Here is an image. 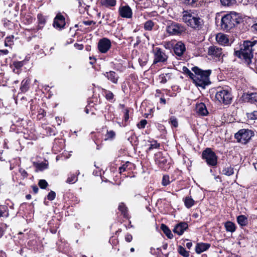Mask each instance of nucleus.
I'll return each instance as SVG.
<instances>
[{
    "label": "nucleus",
    "mask_w": 257,
    "mask_h": 257,
    "mask_svg": "<svg viewBox=\"0 0 257 257\" xmlns=\"http://www.w3.org/2000/svg\"><path fill=\"white\" fill-rule=\"evenodd\" d=\"M20 172L24 178L27 177L28 173L25 170L21 169H20Z\"/></svg>",
    "instance_id": "nucleus-50"
},
{
    "label": "nucleus",
    "mask_w": 257,
    "mask_h": 257,
    "mask_svg": "<svg viewBox=\"0 0 257 257\" xmlns=\"http://www.w3.org/2000/svg\"><path fill=\"white\" fill-rule=\"evenodd\" d=\"M130 164V163L129 162H127L125 164H123L121 166H120L119 168V170L120 173H121L125 171L127 166Z\"/></svg>",
    "instance_id": "nucleus-43"
},
{
    "label": "nucleus",
    "mask_w": 257,
    "mask_h": 257,
    "mask_svg": "<svg viewBox=\"0 0 257 257\" xmlns=\"http://www.w3.org/2000/svg\"><path fill=\"white\" fill-rule=\"evenodd\" d=\"M169 122L175 127H177L178 126L177 119L174 116H172L170 117Z\"/></svg>",
    "instance_id": "nucleus-33"
},
{
    "label": "nucleus",
    "mask_w": 257,
    "mask_h": 257,
    "mask_svg": "<svg viewBox=\"0 0 257 257\" xmlns=\"http://www.w3.org/2000/svg\"><path fill=\"white\" fill-rule=\"evenodd\" d=\"M195 109L197 113L199 115L205 116L208 113L206 106L203 103L197 104Z\"/></svg>",
    "instance_id": "nucleus-17"
},
{
    "label": "nucleus",
    "mask_w": 257,
    "mask_h": 257,
    "mask_svg": "<svg viewBox=\"0 0 257 257\" xmlns=\"http://www.w3.org/2000/svg\"><path fill=\"white\" fill-rule=\"evenodd\" d=\"M100 3L102 6L107 8L114 7L116 5V0H100Z\"/></svg>",
    "instance_id": "nucleus-23"
},
{
    "label": "nucleus",
    "mask_w": 257,
    "mask_h": 257,
    "mask_svg": "<svg viewBox=\"0 0 257 257\" xmlns=\"http://www.w3.org/2000/svg\"><path fill=\"white\" fill-rule=\"evenodd\" d=\"M255 43V41H244L240 50L235 52V55L244 60L245 63L248 66H250L251 59L253 58L252 47L254 46Z\"/></svg>",
    "instance_id": "nucleus-2"
},
{
    "label": "nucleus",
    "mask_w": 257,
    "mask_h": 257,
    "mask_svg": "<svg viewBox=\"0 0 257 257\" xmlns=\"http://www.w3.org/2000/svg\"><path fill=\"white\" fill-rule=\"evenodd\" d=\"M29 83V79H24L22 81L20 89L22 92H26L28 90Z\"/></svg>",
    "instance_id": "nucleus-28"
},
{
    "label": "nucleus",
    "mask_w": 257,
    "mask_h": 257,
    "mask_svg": "<svg viewBox=\"0 0 257 257\" xmlns=\"http://www.w3.org/2000/svg\"><path fill=\"white\" fill-rule=\"evenodd\" d=\"M251 119H257V111H254L253 112L249 114L248 116Z\"/></svg>",
    "instance_id": "nucleus-46"
},
{
    "label": "nucleus",
    "mask_w": 257,
    "mask_h": 257,
    "mask_svg": "<svg viewBox=\"0 0 257 257\" xmlns=\"http://www.w3.org/2000/svg\"><path fill=\"white\" fill-rule=\"evenodd\" d=\"M83 23L86 25V26H90L91 25L92 23L94 24V23L92 21H84L83 22Z\"/></svg>",
    "instance_id": "nucleus-51"
},
{
    "label": "nucleus",
    "mask_w": 257,
    "mask_h": 257,
    "mask_svg": "<svg viewBox=\"0 0 257 257\" xmlns=\"http://www.w3.org/2000/svg\"><path fill=\"white\" fill-rule=\"evenodd\" d=\"M104 76L113 83L116 84L117 83L119 76L114 71L107 72L104 74Z\"/></svg>",
    "instance_id": "nucleus-19"
},
{
    "label": "nucleus",
    "mask_w": 257,
    "mask_h": 257,
    "mask_svg": "<svg viewBox=\"0 0 257 257\" xmlns=\"http://www.w3.org/2000/svg\"><path fill=\"white\" fill-rule=\"evenodd\" d=\"M4 212L0 210V217L3 215Z\"/></svg>",
    "instance_id": "nucleus-60"
},
{
    "label": "nucleus",
    "mask_w": 257,
    "mask_h": 257,
    "mask_svg": "<svg viewBox=\"0 0 257 257\" xmlns=\"http://www.w3.org/2000/svg\"><path fill=\"white\" fill-rule=\"evenodd\" d=\"M233 173V168L231 166L226 167L222 170V174L228 176L232 175Z\"/></svg>",
    "instance_id": "nucleus-31"
},
{
    "label": "nucleus",
    "mask_w": 257,
    "mask_h": 257,
    "mask_svg": "<svg viewBox=\"0 0 257 257\" xmlns=\"http://www.w3.org/2000/svg\"><path fill=\"white\" fill-rule=\"evenodd\" d=\"M147 123V121L146 119H142L137 124V126L139 128H144L145 127Z\"/></svg>",
    "instance_id": "nucleus-41"
},
{
    "label": "nucleus",
    "mask_w": 257,
    "mask_h": 257,
    "mask_svg": "<svg viewBox=\"0 0 257 257\" xmlns=\"http://www.w3.org/2000/svg\"><path fill=\"white\" fill-rule=\"evenodd\" d=\"M65 21L64 17L61 14H58L54 19L53 26L55 28L61 29L64 27Z\"/></svg>",
    "instance_id": "nucleus-14"
},
{
    "label": "nucleus",
    "mask_w": 257,
    "mask_h": 257,
    "mask_svg": "<svg viewBox=\"0 0 257 257\" xmlns=\"http://www.w3.org/2000/svg\"><path fill=\"white\" fill-rule=\"evenodd\" d=\"M13 38H14V36H12V37H7L6 38V42H5V45L7 46V42H10L11 41V39H13Z\"/></svg>",
    "instance_id": "nucleus-53"
},
{
    "label": "nucleus",
    "mask_w": 257,
    "mask_h": 257,
    "mask_svg": "<svg viewBox=\"0 0 257 257\" xmlns=\"http://www.w3.org/2000/svg\"><path fill=\"white\" fill-rule=\"evenodd\" d=\"M56 197V193L53 191H51L47 195L48 199L49 200H53Z\"/></svg>",
    "instance_id": "nucleus-44"
},
{
    "label": "nucleus",
    "mask_w": 257,
    "mask_h": 257,
    "mask_svg": "<svg viewBox=\"0 0 257 257\" xmlns=\"http://www.w3.org/2000/svg\"><path fill=\"white\" fill-rule=\"evenodd\" d=\"M118 209L124 214L126 213V207L123 203H121L118 206Z\"/></svg>",
    "instance_id": "nucleus-42"
},
{
    "label": "nucleus",
    "mask_w": 257,
    "mask_h": 257,
    "mask_svg": "<svg viewBox=\"0 0 257 257\" xmlns=\"http://www.w3.org/2000/svg\"><path fill=\"white\" fill-rule=\"evenodd\" d=\"M242 22V19L235 12L225 15L221 18V28L226 31H229Z\"/></svg>",
    "instance_id": "nucleus-3"
},
{
    "label": "nucleus",
    "mask_w": 257,
    "mask_h": 257,
    "mask_svg": "<svg viewBox=\"0 0 257 257\" xmlns=\"http://www.w3.org/2000/svg\"><path fill=\"white\" fill-rule=\"evenodd\" d=\"M154 54L153 64L158 63H165L168 59V56L165 52L161 48L156 47L153 50Z\"/></svg>",
    "instance_id": "nucleus-10"
},
{
    "label": "nucleus",
    "mask_w": 257,
    "mask_h": 257,
    "mask_svg": "<svg viewBox=\"0 0 257 257\" xmlns=\"http://www.w3.org/2000/svg\"><path fill=\"white\" fill-rule=\"evenodd\" d=\"M74 46L75 47H76L79 50H82L83 48V45H81V44L79 45L78 44H75L74 45Z\"/></svg>",
    "instance_id": "nucleus-54"
},
{
    "label": "nucleus",
    "mask_w": 257,
    "mask_h": 257,
    "mask_svg": "<svg viewBox=\"0 0 257 257\" xmlns=\"http://www.w3.org/2000/svg\"><path fill=\"white\" fill-rule=\"evenodd\" d=\"M243 97L245 100L250 103L257 102V93L256 92L244 94Z\"/></svg>",
    "instance_id": "nucleus-20"
},
{
    "label": "nucleus",
    "mask_w": 257,
    "mask_h": 257,
    "mask_svg": "<svg viewBox=\"0 0 257 257\" xmlns=\"http://www.w3.org/2000/svg\"><path fill=\"white\" fill-rule=\"evenodd\" d=\"M210 246V245L208 243H198L196 244L195 247L196 252L198 254H200L201 252L206 251Z\"/></svg>",
    "instance_id": "nucleus-21"
},
{
    "label": "nucleus",
    "mask_w": 257,
    "mask_h": 257,
    "mask_svg": "<svg viewBox=\"0 0 257 257\" xmlns=\"http://www.w3.org/2000/svg\"><path fill=\"white\" fill-rule=\"evenodd\" d=\"M152 15H151L152 16H155L157 15V13L155 12H152Z\"/></svg>",
    "instance_id": "nucleus-61"
},
{
    "label": "nucleus",
    "mask_w": 257,
    "mask_h": 257,
    "mask_svg": "<svg viewBox=\"0 0 257 257\" xmlns=\"http://www.w3.org/2000/svg\"><path fill=\"white\" fill-rule=\"evenodd\" d=\"M207 54L216 61L223 62V58L225 56L222 49L216 46H211L208 47Z\"/></svg>",
    "instance_id": "nucleus-6"
},
{
    "label": "nucleus",
    "mask_w": 257,
    "mask_h": 257,
    "mask_svg": "<svg viewBox=\"0 0 257 257\" xmlns=\"http://www.w3.org/2000/svg\"><path fill=\"white\" fill-rule=\"evenodd\" d=\"M177 250L179 253L183 257H189V252L188 251H187L185 249V248L182 247V246H178Z\"/></svg>",
    "instance_id": "nucleus-29"
},
{
    "label": "nucleus",
    "mask_w": 257,
    "mask_h": 257,
    "mask_svg": "<svg viewBox=\"0 0 257 257\" xmlns=\"http://www.w3.org/2000/svg\"><path fill=\"white\" fill-rule=\"evenodd\" d=\"M215 98L219 102L227 105L231 103L232 95L229 89L218 88L215 94Z\"/></svg>",
    "instance_id": "nucleus-5"
},
{
    "label": "nucleus",
    "mask_w": 257,
    "mask_h": 257,
    "mask_svg": "<svg viewBox=\"0 0 257 257\" xmlns=\"http://www.w3.org/2000/svg\"><path fill=\"white\" fill-rule=\"evenodd\" d=\"M130 250H131V252H134V250H135V249H134V248L132 247V248H131Z\"/></svg>",
    "instance_id": "nucleus-63"
},
{
    "label": "nucleus",
    "mask_w": 257,
    "mask_h": 257,
    "mask_svg": "<svg viewBox=\"0 0 257 257\" xmlns=\"http://www.w3.org/2000/svg\"><path fill=\"white\" fill-rule=\"evenodd\" d=\"M26 198L27 199H30L31 198V195L30 194H28L26 196Z\"/></svg>",
    "instance_id": "nucleus-59"
},
{
    "label": "nucleus",
    "mask_w": 257,
    "mask_h": 257,
    "mask_svg": "<svg viewBox=\"0 0 257 257\" xmlns=\"http://www.w3.org/2000/svg\"><path fill=\"white\" fill-rule=\"evenodd\" d=\"M118 11L119 15L122 18L130 19L132 17V10L128 6L120 7Z\"/></svg>",
    "instance_id": "nucleus-12"
},
{
    "label": "nucleus",
    "mask_w": 257,
    "mask_h": 257,
    "mask_svg": "<svg viewBox=\"0 0 257 257\" xmlns=\"http://www.w3.org/2000/svg\"><path fill=\"white\" fill-rule=\"evenodd\" d=\"M105 98L108 100H111L113 98L114 95L112 92L107 90H104L103 91Z\"/></svg>",
    "instance_id": "nucleus-34"
},
{
    "label": "nucleus",
    "mask_w": 257,
    "mask_h": 257,
    "mask_svg": "<svg viewBox=\"0 0 257 257\" xmlns=\"http://www.w3.org/2000/svg\"><path fill=\"white\" fill-rule=\"evenodd\" d=\"M78 3L79 4V6H81L82 5V4H81V0H78Z\"/></svg>",
    "instance_id": "nucleus-64"
},
{
    "label": "nucleus",
    "mask_w": 257,
    "mask_h": 257,
    "mask_svg": "<svg viewBox=\"0 0 257 257\" xmlns=\"http://www.w3.org/2000/svg\"><path fill=\"white\" fill-rule=\"evenodd\" d=\"M237 221L238 223L241 226H245L247 223V217L243 215H241L238 216L237 217Z\"/></svg>",
    "instance_id": "nucleus-27"
},
{
    "label": "nucleus",
    "mask_w": 257,
    "mask_h": 257,
    "mask_svg": "<svg viewBox=\"0 0 257 257\" xmlns=\"http://www.w3.org/2000/svg\"><path fill=\"white\" fill-rule=\"evenodd\" d=\"M38 184L42 189H45L48 186V183L45 180H40Z\"/></svg>",
    "instance_id": "nucleus-40"
},
{
    "label": "nucleus",
    "mask_w": 257,
    "mask_h": 257,
    "mask_svg": "<svg viewBox=\"0 0 257 257\" xmlns=\"http://www.w3.org/2000/svg\"><path fill=\"white\" fill-rule=\"evenodd\" d=\"M185 206L190 208L194 204V200L191 198V196H186L184 200Z\"/></svg>",
    "instance_id": "nucleus-26"
},
{
    "label": "nucleus",
    "mask_w": 257,
    "mask_h": 257,
    "mask_svg": "<svg viewBox=\"0 0 257 257\" xmlns=\"http://www.w3.org/2000/svg\"><path fill=\"white\" fill-rule=\"evenodd\" d=\"M167 159L162 152H159L155 154V162L159 165H162L166 163Z\"/></svg>",
    "instance_id": "nucleus-18"
},
{
    "label": "nucleus",
    "mask_w": 257,
    "mask_h": 257,
    "mask_svg": "<svg viewBox=\"0 0 257 257\" xmlns=\"http://www.w3.org/2000/svg\"><path fill=\"white\" fill-rule=\"evenodd\" d=\"M166 31L170 35H179L185 31V29L179 23L171 22L167 25Z\"/></svg>",
    "instance_id": "nucleus-8"
},
{
    "label": "nucleus",
    "mask_w": 257,
    "mask_h": 257,
    "mask_svg": "<svg viewBox=\"0 0 257 257\" xmlns=\"http://www.w3.org/2000/svg\"><path fill=\"white\" fill-rule=\"evenodd\" d=\"M111 46L110 40L106 38L100 39L98 43V49L102 53H106L110 49Z\"/></svg>",
    "instance_id": "nucleus-11"
},
{
    "label": "nucleus",
    "mask_w": 257,
    "mask_h": 257,
    "mask_svg": "<svg viewBox=\"0 0 257 257\" xmlns=\"http://www.w3.org/2000/svg\"><path fill=\"white\" fill-rule=\"evenodd\" d=\"M234 0H220L221 4L224 6H230L235 3L233 2Z\"/></svg>",
    "instance_id": "nucleus-37"
},
{
    "label": "nucleus",
    "mask_w": 257,
    "mask_h": 257,
    "mask_svg": "<svg viewBox=\"0 0 257 257\" xmlns=\"http://www.w3.org/2000/svg\"><path fill=\"white\" fill-rule=\"evenodd\" d=\"M172 74L170 73L161 74L159 78L160 82L165 84L172 78Z\"/></svg>",
    "instance_id": "nucleus-22"
},
{
    "label": "nucleus",
    "mask_w": 257,
    "mask_h": 257,
    "mask_svg": "<svg viewBox=\"0 0 257 257\" xmlns=\"http://www.w3.org/2000/svg\"><path fill=\"white\" fill-rule=\"evenodd\" d=\"M133 239V236L131 234L127 233L125 236V240L127 242H131Z\"/></svg>",
    "instance_id": "nucleus-48"
},
{
    "label": "nucleus",
    "mask_w": 257,
    "mask_h": 257,
    "mask_svg": "<svg viewBox=\"0 0 257 257\" xmlns=\"http://www.w3.org/2000/svg\"><path fill=\"white\" fill-rule=\"evenodd\" d=\"M128 109H125L124 110V120L126 121L128 118H129V114H128Z\"/></svg>",
    "instance_id": "nucleus-49"
},
{
    "label": "nucleus",
    "mask_w": 257,
    "mask_h": 257,
    "mask_svg": "<svg viewBox=\"0 0 257 257\" xmlns=\"http://www.w3.org/2000/svg\"><path fill=\"white\" fill-rule=\"evenodd\" d=\"M115 133L113 131H107L106 135V140L112 139L114 138Z\"/></svg>",
    "instance_id": "nucleus-38"
},
{
    "label": "nucleus",
    "mask_w": 257,
    "mask_h": 257,
    "mask_svg": "<svg viewBox=\"0 0 257 257\" xmlns=\"http://www.w3.org/2000/svg\"><path fill=\"white\" fill-rule=\"evenodd\" d=\"M192 70L194 73L193 81L196 86L205 88L206 86L210 84L209 76L211 70H202L196 66L193 67Z\"/></svg>",
    "instance_id": "nucleus-1"
},
{
    "label": "nucleus",
    "mask_w": 257,
    "mask_h": 257,
    "mask_svg": "<svg viewBox=\"0 0 257 257\" xmlns=\"http://www.w3.org/2000/svg\"><path fill=\"white\" fill-rule=\"evenodd\" d=\"M218 43L221 45L227 46L229 45V40L227 35L223 34H218L216 37Z\"/></svg>",
    "instance_id": "nucleus-15"
},
{
    "label": "nucleus",
    "mask_w": 257,
    "mask_h": 257,
    "mask_svg": "<svg viewBox=\"0 0 257 257\" xmlns=\"http://www.w3.org/2000/svg\"><path fill=\"white\" fill-rule=\"evenodd\" d=\"M182 19L188 26L197 30L201 29L204 23L203 20L197 15L186 11L184 12Z\"/></svg>",
    "instance_id": "nucleus-4"
},
{
    "label": "nucleus",
    "mask_w": 257,
    "mask_h": 257,
    "mask_svg": "<svg viewBox=\"0 0 257 257\" xmlns=\"http://www.w3.org/2000/svg\"><path fill=\"white\" fill-rule=\"evenodd\" d=\"M154 25V23L153 21L149 20L145 23L144 28L145 30L150 31L152 30Z\"/></svg>",
    "instance_id": "nucleus-32"
},
{
    "label": "nucleus",
    "mask_w": 257,
    "mask_h": 257,
    "mask_svg": "<svg viewBox=\"0 0 257 257\" xmlns=\"http://www.w3.org/2000/svg\"><path fill=\"white\" fill-rule=\"evenodd\" d=\"M224 226L226 230L228 232H234L236 229L235 224L231 221L226 222Z\"/></svg>",
    "instance_id": "nucleus-25"
},
{
    "label": "nucleus",
    "mask_w": 257,
    "mask_h": 257,
    "mask_svg": "<svg viewBox=\"0 0 257 257\" xmlns=\"http://www.w3.org/2000/svg\"><path fill=\"white\" fill-rule=\"evenodd\" d=\"M160 102L165 104L166 103V99L163 98H160Z\"/></svg>",
    "instance_id": "nucleus-58"
},
{
    "label": "nucleus",
    "mask_w": 257,
    "mask_h": 257,
    "mask_svg": "<svg viewBox=\"0 0 257 257\" xmlns=\"http://www.w3.org/2000/svg\"><path fill=\"white\" fill-rule=\"evenodd\" d=\"M185 50V45L181 42H178L174 47V53L178 56H182Z\"/></svg>",
    "instance_id": "nucleus-16"
},
{
    "label": "nucleus",
    "mask_w": 257,
    "mask_h": 257,
    "mask_svg": "<svg viewBox=\"0 0 257 257\" xmlns=\"http://www.w3.org/2000/svg\"><path fill=\"white\" fill-rule=\"evenodd\" d=\"M78 180L77 177L75 174H70L66 181V182L68 184H74L77 182Z\"/></svg>",
    "instance_id": "nucleus-30"
},
{
    "label": "nucleus",
    "mask_w": 257,
    "mask_h": 257,
    "mask_svg": "<svg viewBox=\"0 0 257 257\" xmlns=\"http://www.w3.org/2000/svg\"><path fill=\"white\" fill-rule=\"evenodd\" d=\"M160 147V144L157 143L156 141H153L151 142V144L149 148H148V151H151L154 149H157Z\"/></svg>",
    "instance_id": "nucleus-36"
},
{
    "label": "nucleus",
    "mask_w": 257,
    "mask_h": 257,
    "mask_svg": "<svg viewBox=\"0 0 257 257\" xmlns=\"http://www.w3.org/2000/svg\"><path fill=\"white\" fill-rule=\"evenodd\" d=\"M33 191L35 193H37L39 190V188L37 186H32Z\"/></svg>",
    "instance_id": "nucleus-52"
},
{
    "label": "nucleus",
    "mask_w": 257,
    "mask_h": 257,
    "mask_svg": "<svg viewBox=\"0 0 257 257\" xmlns=\"http://www.w3.org/2000/svg\"><path fill=\"white\" fill-rule=\"evenodd\" d=\"M253 136V133L248 129H242L235 134V138L237 141L243 144H246Z\"/></svg>",
    "instance_id": "nucleus-7"
},
{
    "label": "nucleus",
    "mask_w": 257,
    "mask_h": 257,
    "mask_svg": "<svg viewBox=\"0 0 257 257\" xmlns=\"http://www.w3.org/2000/svg\"><path fill=\"white\" fill-rule=\"evenodd\" d=\"M202 158L210 166H214L217 164V157L210 148H207L203 152Z\"/></svg>",
    "instance_id": "nucleus-9"
},
{
    "label": "nucleus",
    "mask_w": 257,
    "mask_h": 257,
    "mask_svg": "<svg viewBox=\"0 0 257 257\" xmlns=\"http://www.w3.org/2000/svg\"><path fill=\"white\" fill-rule=\"evenodd\" d=\"M4 233V230L3 229L2 227H0V238L2 237Z\"/></svg>",
    "instance_id": "nucleus-57"
},
{
    "label": "nucleus",
    "mask_w": 257,
    "mask_h": 257,
    "mask_svg": "<svg viewBox=\"0 0 257 257\" xmlns=\"http://www.w3.org/2000/svg\"><path fill=\"white\" fill-rule=\"evenodd\" d=\"M13 65L16 68L19 69L23 66V63L22 61L14 62Z\"/></svg>",
    "instance_id": "nucleus-45"
},
{
    "label": "nucleus",
    "mask_w": 257,
    "mask_h": 257,
    "mask_svg": "<svg viewBox=\"0 0 257 257\" xmlns=\"http://www.w3.org/2000/svg\"><path fill=\"white\" fill-rule=\"evenodd\" d=\"M254 168L257 170V162L256 163H254Z\"/></svg>",
    "instance_id": "nucleus-62"
},
{
    "label": "nucleus",
    "mask_w": 257,
    "mask_h": 257,
    "mask_svg": "<svg viewBox=\"0 0 257 257\" xmlns=\"http://www.w3.org/2000/svg\"><path fill=\"white\" fill-rule=\"evenodd\" d=\"M192 246V243L191 242H187L186 243V247L190 249Z\"/></svg>",
    "instance_id": "nucleus-55"
},
{
    "label": "nucleus",
    "mask_w": 257,
    "mask_h": 257,
    "mask_svg": "<svg viewBox=\"0 0 257 257\" xmlns=\"http://www.w3.org/2000/svg\"><path fill=\"white\" fill-rule=\"evenodd\" d=\"M161 228L169 238L171 239L173 237V235L171 230L166 225L162 224Z\"/></svg>",
    "instance_id": "nucleus-24"
},
{
    "label": "nucleus",
    "mask_w": 257,
    "mask_h": 257,
    "mask_svg": "<svg viewBox=\"0 0 257 257\" xmlns=\"http://www.w3.org/2000/svg\"><path fill=\"white\" fill-rule=\"evenodd\" d=\"M170 183L169 176L164 175L162 179V185L164 186L168 185Z\"/></svg>",
    "instance_id": "nucleus-39"
},
{
    "label": "nucleus",
    "mask_w": 257,
    "mask_h": 257,
    "mask_svg": "<svg viewBox=\"0 0 257 257\" xmlns=\"http://www.w3.org/2000/svg\"><path fill=\"white\" fill-rule=\"evenodd\" d=\"M183 2L188 5H194L196 0H182Z\"/></svg>",
    "instance_id": "nucleus-47"
},
{
    "label": "nucleus",
    "mask_w": 257,
    "mask_h": 257,
    "mask_svg": "<svg viewBox=\"0 0 257 257\" xmlns=\"http://www.w3.org/2000/svg\"><path fill=\"white\" fill-rule=\"evenodd\" d=\"M182 70L185 74H187L191 79L193 80L194 74L192 73L191 71L185 66L183 67Z\"/></svg>",
    "instance_id": "nucleus-35"
},
{
    "label": "nucleus",
    "mask_w": 257,
    "mask_h": 257,
    "mask_svg": "<svg viewBox=\"0 0 257 257\" xmlns=\"http://www.w3.org/2000/svg\"><path fill=\"white\" fill-rule=\"evenodd\" d=\"M188 225L186 222H181L177 224L173 229V232L179 235H182L184 231L188 228Z\"/></svg>",
    "instance_id": "nucleus-13"
},
{
    "label": "nucleus",
    "mask_w": 257,
    "mask_h": 257,
    "mask_svg": "<svg viewBox=\"0 0 257 257\" xmlns=\"http://www.w3.org/2000/svg\"><path fill=\"white\" fill-rule=\"evenodd\" d=\"M0 51L3 53L5 55H7L9 53V51L8 50L6 49V50H0Z\"/></svg>",
    "instance_id": "nucleus-56"
}]
</instances>
